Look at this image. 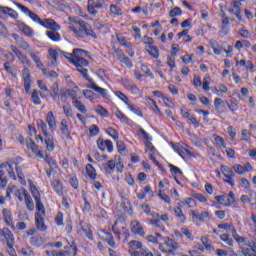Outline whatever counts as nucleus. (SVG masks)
Here are the masks:
<instances>
[{
  "label": "nucleus",
  "instance_id": "1",
  "mask_svg": "<svg viewBox=\"0 0 256 256\" xmlns=\"http://www.w3.org/2000/svg\"><path fill=\"white\" fill-rule=\"evenodd\" d=\"M23 163V158L21 156H15L6 159L5 162L0 164V169H5L8 176L12 181H19L20 185H27V180H25V174L23 173V168L19 165Z\"/></svg>",
  "mask_w": 256,
  "mask_h": 256
},
{
  "label": "nucleus",
  "instance_id": "39",
  "mask_svg": "<svg viewBox=\"0 0 256 256\" xmlns=\"http://www.w3.org/2000/svg\"><path fill=\"white\" fill-rule=\"evenodd\" d=\"M182 207L183 205L178 204V206L174 208V213L180 223H185L187 221V217L183 213V210L181 209Z\"/></svg>",
  "mask_w": 256,
  "mask_h": 256
},
{
  "label": "nucleus",
  "instance_id": "47",
  "mask_svg": "<svg viewBox=\"0 0 256 256\" xmlns=\"http://www.w3.org/2000/svg\"><path fill=\"white\" fill-rule=\"evenodd\" d=\"M36 124L38 129H41L42 134L44 137H49V130L47 129V123L43 119L36 120Z\"/></svg>",
  "mask_w": 256,
  "mask_h": 256
},
{
  "label": "nucleus",
  "instance_id": "55",
  "mask_svg": "<svg viewBox=\"0 0 256 256\" xmlns=\"http://www.w3.org/2000/svg\"><path fill=\"white\" fill-rule=\"evenodd\" d=\"M46 35L48 38H50L51 41H54L55 43L61 41V34L55 30L48 31Z\"/></svg>",
  "mask_w": 256,
  "mask_h": 256
},
{
  "label": "nucleus",
  "instance_id": "9",
  "mask_svg": "<svg viewBox=\"0 0 256 256\" xmlns=\"http://www.w3.org/2000/svg\"><path fill=\"white\" fill-rule=\"evenodd\" d=\"M218 229H223L224 231H230L233 239L241 247L249 238L243 237L237 233V229L233 226V223H222L218 224Z\"/></svg>",
  "mask_w": 256,
  "mask_h": 256
},
{
  "label": "nucleus",
  "instance_id": "41",
  "mask_svg": "<svg viewBox=\"0 0 256 256\" xmlns=\"http://www.w3.org/2000/svg\"><path fill=\"white\" fill-rule=\"evenodd\" d=\"M229 91V88L225 84H219V86H215L212 88V93L214 95H217L218 97H221V95H225Z\"/></svg>",
  "mask_w": 256,
  "mask_h": 256
},
{
  "label": "nucleus",
  "instance_id": "29",
  "mask_svg": "<svg viewBox=\"0 0 256 256\" xmlns=\"http://www.w3.org/2000/svg\"><path fill=\"white\" fill-rule=\"evenodd\" d=\"M40 159H44L45 163H47L48 167H50L51 171H57L59 169V165H57V160L53 159L47 152L43 154V157Z\"/></svg>",
  "mask_w": 256,
  "mask_h": 256
},
{
  "label": "nucleus",
  "instance_id": "13",
  "mask_svg": "<svg viewBox=\"0 0 256 256\" xmlns=\"http://www.w3.org/2000/svg\"><path fill=\"white\" fill-rule=\"evenodd\" d=\"M220 171L225 177L224 183H227L230 187H235V172H233V169L227 165H221Z\"/></svg>",
  "mask_w": 256,
  "mask_h": 256
},
{
  "label": "nucleus",
  "instance_id": "45",
  "mask_svg": "<svg viewBox=\"0 0 256 256\" xmlns=\"http://www.w3.org/2000/svg\"><path fill=\"white\" fill-rule=\"evenodd\" d=\"M52 188L59 195V197H63L64 192H63V184L61 183L60 180H53L52 181Z\"/></svg>",
  "mask_w": 256,
  "mask_h": 256
},
{
  "label": "nucleus",
  "instance_id": "18",
  "mask_svg": "<svg viewBox=\"0 0 256 256\" xmlns=\"http://www.w3.org/2000/svg\"><path fill=\"white\" fill-rule=\"evenodd\" d=\"M2 218L7 227H10L12 231L15 229V222L13 220V212L11 210L4 208L2 209Z\"/></svg>",
  "mask_w": 256,
  "mask_h": 256
},
{
  "label": "nucleus",
  "instance_id": "19",
  "mask_svg": "<svg viewBox=\"0 0 256 256\" xmlns=\"http://www.w3.org/2000/svg\"><path fill=\"white\" fill-rule=\"evenodd\" d=\"M130 230L133 235H139V237H145V228H143V224L138 220H133L130 223Z\"/></svg>",
  "mask_w": 256,
  "mask_h": 256
},
{
  "label": "nucleus",
  "instance_id": "17",
  "mask_svg": "<svg viewBox=\"0 0 256 256\" xmlns=\"http://www.w3.org/2000/svg\"><path fill=\"white\" fill-rule=\"evenodd\" d=\"M26 147L28 151H31L36 157H39V159L43 158V155H45V153L47 152L39 150V146H37L35 141H33V139L31 138L26 139Z\"/></svg>",
  "mask_w": 256,
  "mask_h": 256
},
{
  "label": "nucleus",
  "instance_id": "36",
  "mask_svg": "<svg viewBox=\"0 0 256 256\" xmlns=\"http://www.w3.org/2000/svg\"><path fill=\"white\" fill-rule=\"evenodd\" d=\"M230 24H229V17L223 15L222 16V26L220 28V35L225 37V35L229 34Z\"/></svg>",
  "mask_w": 256,
  "mask_h": 256
},
{
  "label": "nucleus",
  "instance_id": "14",
  "mask_svg": "<svg viewBox=\"0 0 256 256\" xmlns=\"http://www.w3.org/2000/svg\"><path fill=\"white\" fill-rule=\"evenodd\" d=\"M96 145L99 149V151H102V153H105L107 151L108 153H113L115 151V147L113 146V141L110 139H103V136H99V138L96 140Z\"/></svg>",
  "mask_w": 256,
  "mask_h": 256
},
{
  "label": "nucleus",
  "instance_id": "24",
  "mask_svg": "<svg viewBox=\"0 0 256 256\" xmlns=\"http://www.w3.org/2000/svg\"><path fill=\"white\" fill-rule=\"evenodd\" d=\"M0 239H4L6 241V245L15 242L13 232L7 227L0 228Z\"/></svg>",
  "mask_w": 256,
  "mask_h": 256
},
{
  "label": "nucleus",
  "instance_id": "38",
  "mask_svg": "<svg viewBox=\"0 0 256 256\" xmlns=\"http://www.w3.org/2000/svg\"><path fill=\"white\" fill-rule=\"evenodd\" d=\"M146 51L150 57L153 59H159L161 57V52L159 51V48L157 46H146Z\"/></svg>",
  "mask_w": 256,
  "mask_h": 256
},
{
  "label": "nucleus",
  "instance_id": "42",
  "mask_svg": "<svg viewBox=\"0 0 256 256\" xmlns=\"http://www.w3.org/2000/svg\"><path fill=\"white\" fill-rule=\"evenodd\" d=\"M212 137L217 147H219V149H227V142H225V138H223V136H219L218 134H213Z\"/></svg>",
  "mask_w": 256,
  "mask_h": 256
},
{
  "label": "nucleus",
  "instance_id": "62",
  "mask_svg": "<svg viewBox=\"0 0 256 256\" xmlns=\"http://www.w3.org/2000/svg\"><path fill=\"white\" fill-rule=\"evenodd\" d=\"M50 95L54 101H59V84H53Z\"/></svg>",
  "mask_w": 256,
  "mask_h": 256
},
{
  "label": "nucleus",
  "instance_id": "16",
  "mask_svg": "<svg viewBox=\"0 0 256 256\" xmlns=\"http://www.w3.org/2000/svg\"><path fill=\"white\" fill-rule=\"evenodd\" d=\"M116 39L121 47L129 49V57H133L135 55V51H133V43H131L127 37H125L122 33H118L116 34Z\"/></svg>",
  "mask_w": 256,
  "mask_h": 256
},
{
  "label": "nucleus",
  "instance_id": "28",
  "mask_svg": "<svg viewBox=\"0 0 256 256\" xmlns=\"http://www.w3.org/2000/svg\"><path fill=\"white\" fill-rule=\"evenodd\" d=\"M46 123L49 126L50 131H52V133L54 131H57V119L55 118V114L53 113V111H49L46 115Z\"/></svg>",
  "mask_w": 256,
  "mask_h": 256
},
{
  "label": "nucleus",
  "instance_id": "25",
  "mask_svg": "<svg viewBox=\"0 0 256 256\" xmlns=\"http://www.w3.org/2000/svg\"><path fill=\"white\" fill-rule=\"evenodd\" d=\"M88 83H90L87 87L88 89H92L93 91H95L96 93H98V95H101V97H103V99H109V92L107 91V89L102 88L100 86H97L95 82L92 81H88Z\"/></svg>",
  "mask_w": 256,
  "mask_h": 256
},
{
  "label": "nucleus",
  "instance_id": "50",
  "mask_svg": "<svg viewBox=\"0 0 256 256\" xmlns=\"http://www.w3.org/2000/svg\"><path fill=\"white\" fill-rule=\"evenodd\" d=\"M44 143L46 145L47 151H50V152L55 151V141L51 137V134H48V136L45 137Z\"/></svg>",
  "mask_w": 256,
  "mask_h": 256
},
{
  "label": "nucleus",
  "instance_id": "46",
  "mask_svg": "<svg viewBox=\"0 0 256 256\" xmlns=\"http://www.w3.org/2000/svg\"><path fill=\"white\" fill-rule=\"evenodd\" d=\"M177 40L179 41L181 38H183V42L184 43H191V41H193V37H191V35H189V30L184 29L182 32L178 33L176 35Z\"/></svg>",
  "mask_w": 256,
  "mask_h": 256
},
{
  "label": "nucleus",
  "instance_id": "57",
  "mask_svg": "<svg viewBox=\"0 0 256 256\" xmlns=\"http://www.w3.org/2000/svg\"><path fill=\"white\" fill-rule=\"evenodd\" d=\"M31 101L34 105H41V96L39 94V91L34 89L31 94Z\"/></svg>",
  "mask_w": 256,
  "mask_h": 256
},
{
  "label": "nucleus",
  "instance_id": "31",
  "mask_svg": "<svg viewBox=\"0 0 256 256\" xmlns=\"http://www.w3.org/2000/svg\"><path fill=\"white\" fill-rule=\"evenodd\" d=\"M0 15H8L12 19H19V14L13 8L7 6H0Z\"/></svg>",
  "mask_w": 256,
  "mask_h": 256
},
{
  "label": "nucleus",
  "instance_id": "4",
  "mask_svg": "<svg viewBox=\"0 0 256 256\" xmlns=\"http://www.w3.org/2000/svg\"><path fill=\"white\" fill-rule=\"evenodd\" d=\"M70 30L74 33L75 37H80L81 39L92 37V39H97V33L93 30L91 24L84 20H75L74 24L70 26Z\"/></svg>",
  "mask_w": 256,
  "mask_h": 256
},
{
  "label": "nucleus",
  "instance_id": "60",
  "mask_svg": "<svg viewBox=\"0 0 256 256\" xmlns=\"http://www.w3.org/2000/svg\"><path fill=\"white\" fill-rule=\"evenodd\" d=\"M106 134L109 135V137L113 138L114 141H117L119 139V132L115 130L113 127L106 128Z\"/></svg>",
  "mask_w": 256,
  "mask_h": 256
},
{
  "label": "nucleus",
  "instance_id": "37",
  "mask_svg": "<svg viewBox=\"0 0 256 256\" xmlns=\"http://www.w3.org/2000/svg\"><path fill=\"white\" fill-rule=\"evenodd\" d=\"M115 117L116 119H119L121 123H126V125H131V123H133V120L127 117V115H125V113L119 109L115 111Z\"/></svg>",
  "mask_w": 256,
  "mask_h": 256
},
{
  "label": "nucleus",
  "instance_id": "15",
  "mask_svg": "<svg viewBox=\"0 0 256 256\" xmlns=\"http://www.w3.org/2000/svg\"><path fill=\"white\" fill-rule=\"evenodd\" d=\"M121 231L124 235V241H129V237H131V233H129V229L125 226H120L119 221H116L112 226V233L117 237L118 241H121Z\"/></svg>",
  "mask_w": 256,
  "mask_h": 256
},
{
  "label": "nucleus",
  "instance_id": "35",
  "mask_svg": "<svg viewBox=\"0 0 256 256\" xmlns=\"http://www.w3.org/2000/svg\"><path fill=\"white\" fill-rule=\"evenodd\" d=\"M116 57L118 61H120V63H124V65H126V67H128L129 69L133 67V62L131 61V59H129V57L125 55V53H123V51H119L116 54Z\"/></svg>",
  "mask_w": 256,
  "mask_h": 256
},
{
  "label": "nucleus",
  "instance_id": "64",
  "mask_svg": "<svg viewBox=\"0 0 256 256\" xmlns=\"http://www.w3.org/2000/svg\"><path fill=\"white\" fill-rule=\"evenodd\" d=\"M95 111L101 117H109V111L103 105H98Z\"/></svg>",
  "mask_w": 256,
  "mask_h": 256
},
{
  "label": "nucleus",
  "instance_id": "48",
  "mask_svg": "<svg viewBox=\"0 0 256 256\" xmlns=\"http://www.w3.org/2000/svg\"><path fill=\"white\" fill-rule=\"evenodd\" d=\"M232 12L237 17L238 21H243V16L241 15V2H233Z\"/></svg>",
  "mask_w": 256,
  "mask_h": 256
},
{
  "label": "nucleus",
  "instance_id": "10",
  "mask_svg": "<svg viewBox=\"0 0 256 256\" xmlns=\"http://www.w3.org/2000/svg\"><path fill=\"white\" fill-rule=\"evenodd\" d=\"M236 256H256V242L248 238L247 241L239 247Z\"/></svg>",
  "mask_w": 256,
  "mask_h": 256
},
{
  "label": "nucleus",
  "instance_id": "32",
  "mask_svg": "<svg viewBox=\"0 0 256 256\" xmlns=\"http://www.w3.org/2000/svg\"><path fill=\"white\" fill-rule=\"evenodd\" d=\"M101 233L104 235H100L101 239H103V241H106V243H108V245L112 247V249H117V243H115V238H113V234L105 232L103 230L101 231Z\"/></svg>",
  "mask_w": 256,
  "mask_h": 256
},
{
  "label": "nucleus",
  "instance_id": "52",
  "mask_svg": "<svg viewBox=\"0 0 256 256\" xmlns=\"http://www.w3.org/2000/svg\"><path fill=\"white\" fill-rule=\"evenodd\" d=\"M62 109L65 117L73 118V107H71L69 102H64Z\"/></svg>",
  "mask_w": 256,
  "mask_h": 256
},
{
  "label": "nucleus",
  "instance_id": "23",
  "mask_svg": "<svg viewBox=\"0 0 256 256\" xmlns=\"http://www.w3.org/2000/svg\"><path fill=\"white\" fill-rule=\"evenodd\" d=\"M10 49H12L13 53L16 55L22 65H31V60H29L27 55L23 54V52H21V50H19L17 46L11 45Z\"/></svg>",
  "mask_w": 256,
  "mask_h": 256
},
{
  "label": "nucleus",
  "instance_id": "58",
  "mask_svg": "<svg viewBox=\"0 0 256 256\" xmlns=\"http://www.w3.org/2000/svg\"><path fill=\"white\" fill-rule=\"evenodd\" d=\"M55 224L57 225V227H61L64 225V221H65V215L63 214V212L59 211L55 218H54Z\"/></svg>",
  "mask_w": 256,
  "mask_h": 256
},
{
  "label": "nucleus",
  "instance_id": "2",
  "mask_svg": "<svg viewBox=\"0 0 256 256\" xmlns=\"http://www.w3.org/2000/svg\"><path fill=\"white\" fill-rule=\"evenodd\" d=\"M14 5L24 13V15H27L34 21V23H38L41 25V27H44V29H50L51 31H59L61 29V26L57 24V22L51 18H46L44 20H41V17L37 15L35 12L31 11L29 8L24 6L23 4L19 2H14Z\"/></svg>",
  "mask_w": 256,
  "mask_h": 256
},
{
  "label": "nucleus",
  "instance_id": "53",
  "mask_svg": "<svg viewBox=\"0 0 256 256\" xmlns=\"http://www.w3.org/2000/svg\"><path fill=\"white\" fill-rule=\"evenodd\" d=\"M127 108L129 109V111L134 113V115H137L138 117H143V110H141L139 106L129 103L127 105Z\"/></svg>",
  "mask_w": 256,
  "mask_h": 256
},
{
  "label": "nucleus",
  "instance_id": "63",
  "mask_svg": "<svg viewBox=\"0 0 256 256\" xmlns=\"http://www.w3.org/2000/svg\"><path fill=\"white\" fill-rule=\"evenodd\" d=\"M62 97H70L72 101H77V91L74 89H68L62 94Z\"/></svg>",
  "mask_w": 256,
  "mask_h": 256
},
{
  "label": "nucleus",
  "instance_id": "30",
  "mask_svg": "<svg viewBox=\"0 0 256 256\" xmlns=\"http://www.w3.org/2000/svg\"><path fill=\"white\" fill-rule=\"evenodd\" d=\"M30 245L32 247H47L45 244V238H43L41 235H35L30 238Z\"/></svg>",
  "mask_w": 256,
  "mask_h": 256
},
{
  "label": "nucleus",
  "instance_id": "11",
  "mask_svg": "<svg viewBox=\"0 0 256 256\" xmlns=\"http://www.w3.org/2000/svg\"><path fill=\"white\" fill-rule=\"evenodd\" d=\"M162 243L159 245V250L162 251V253H168V255H171L175 253L179 249V244L170 237H164Z\"/></svg>",
  "mask_w": 256,
  "mask_h": 256
},
{
  "label": "nucleus",
  "instance_id": "34",
  "mask_svg": "<svg viewBox=\"0 0 256 256\" xmlns=\"http://www.w3.org/2000/svg\"><path fill=\"white\" fill-rule=\"evenodd\" d=\"M80 227L83 233H85L87 239H89V241H93V231L91 230V224L82 221L80 222Z\"/></svg>",
  "mask_w": 256,
  "mask_h": 256
},
{
  "label": "nucleus",
  "instance_id": "20",
  "mask_svg": "<svg viewBox=\"0 0 256 256\" xmlns=\"http://www.w3.org/2000/svg\"><path fill=\"white\" fill-rule=\"evenodd\" d=\"M130 256H163L159 250H154V253L149 248L142 249L141 252L137 250H128Z\"/></svg>",
  "mask_w": 256,
  "mask_h": 256
},
{
  "label": "nucleus",
  "instance_id": "59",
  "mask_svg": "<svg viewBox=\"0 0 256 256\" xmlns=\"http://www.w3.org/2000/svg\"><path fill=\"white\" fill-rule=\"evenodd\" d=\"M220 239L223 241V243H226V245H229L230 247L235 245V241H233V238H231L227 233L221 234Z\"/></svg>",
  "mask_w": 256,
  "mask_h": 256
},
{
  "label": "nucleus",
  "instance_id": "3",
  "mask_svg": "<svg viewBox=\"0 0 256 256\" xmlns=\"http://www.w3.org/2000/svg\"><path fill=\"white\" fill-rule=\"evenodd\" d=\"M83 55H87V51L83 49L76 48L73 50V55L71 56V63L75 65L77 71L82 75L83 79L86 81H92L89 76V70L85 67H89V61L83 58Z\"/></svg>",
  "mask_w": 256,
  "mask_h": 256
},
{
  "label": "nucleus",
  "instance_id": "5",
  "mask_svg": "<svg viewBox=\"0 0 256 256\" xmlns=\"http://www.w3.org/2000/svg\"><path fill=\"white\" fill-rule=\"evenodd\" d=\"M36 201V213H35V225L36 229L41 232L47 231V226L45 225V205L41 201V197L35 196Z\"/></svg>",
  "mask_w": 256,
  "mask_h": 256
},
{
  "label": "nucleus",
  "instance_id": "33",
  "mask_svg": "<svg viewBox=\"0 0 256 256\" xmlns=\"http://www.w3.org/2000/svg\"><path fill=\"white\" fill-rule=\"evenodd\" d=\"M22 195L24 196V201L26 203V208L28 209V211H34L35 203H33V198H31V195H29V192L23 189Z\"/></svg>",
  "mask_w": 256,
  "mask_h": 256
},
{
  "label": "nucleus",
  "instance_id": "26",
  "mask_svg": "<svg viewBox=\"0 0 256 256\" xmlns=\"http://www.w3.org/2000/svg\"><path fill=\"white\" fill-rule=\"evenodd\" d=\"M60 132L66 139H71V128H69V120L63 118L60 122Z\"/></svg>",
  "mask_w": 256,
  "mask_h": 256
},
{
  "label": "nucleus",
  "instance_id": "7",
  "mask_svg": "<svg viewBox=\"0 0 256 256\" xmlns=\"http://www.w3.org/2000/svg\"><path fill=\"white\" fill-rule=\"evenodd\" d=\"M215 201L212 202V206L219 209V205L222 207H231L235 205V193L233 191L228 192V195L222 194L214 197Z\"/></svg>",
  "mask_w": 256,
  "mask_h": 256
},
{
  "label": "nucleus",
  "instance_id": "49",
  "mask_svg": "<svg viewBox=\"0 0 256 256\" xmlns=\"http://www.w3.org/2000/svg\"><path fill=\"white\" fill-rule=\"evenodd\" d=\"M192 219H196V221H204V219H209V212H201V214L197 213L195 210H191Z\"/></svg>",
  "mask_w": 256,
  "mask_h": 256
},
{
  "label": "nucleus",
  "instance_id": "40",
  "mask_svg": "<svg viewBox=\"0 0 256 256\" xmlns=\"http://www.w3.org/2000/svg\"><path fill=\"white\" fill-rule=\"evenodd\" d=\"M163 238L164 237L159 232H156L155 235H148L147 241L149 243H153L154 245H161V241H163Z\"/></svg>",
  "mask_w": 256,
  "mask_h": 256
},
{
  "label": "nucleus",
  "instance_id": "61",
  "mask_svg": "<svg viewBox=\"0 0 256 256\" xmlns=\"http://www.w3.org/2000/svg\"><path fill=\"white\" fill-rule=\"evenodd\" d=\"M225 102L221 98H215L214 99V109L217 111V113H225L223 109H221V105H223Z\"/></svg>",
  "mask_w": 256,
  "mask_h": 256
},
{
  "label": "nucleus",
  "instance_id": "43",
  "mask_svg": "<svg viewBox=\"0 0 256 256\" xmlns=\"http://www.w3.org/2000/svg\"><path fill=\"white\" fill-rule=\"evenodd\" d=\"M237 65H240V67H245L246 71H249L250 73H254L255 69V64L251 60L245 61V60H240L237 62Z\"/></svg>",
  "mask_w": 256,
  "mask_h": 256
},
{
  "label": "nucleus",
  "instance_id": "6",
  "mask_svg": "<svg viewBox=\"0 0 256 256\" xmlns=\"http://www.w3.org/2000/svg\"><path fill=\"white\" fill-rule=\"evenodd\" d=\"M150 216L153 219L149 220V225H152L155 231H160L161 233H165V225L169 223V215L167 214L159 215V213L157 212H152Z\"/></svg>",
  "mask_w": 256,
  "mask_h": 256
},
{
  "label": "nucleus",
  "instance_id": "54",
  "mask_svg": "<svg viewBox=\"0 0 256 256\" xmlns=\"http://www.w3.org/2000/svg\"><path fill=\"white\" fill-rule=\"evenodd\" d=\"M48 53H49V57H50V61H51V64L56 67L57 65V57H59V52H57V50L53 49V48H50L48 50Z\"/></svg>",
  "mask_w": 256,
  "mask_h": 256
},
{
  "label": "nucleus",
  "instance_id": "44",
  "mask_svg": "<svg viewBox=\"0 0 256 256\" xmlns=\"http://www.w3.org/2000/svg\"><path fill=\"white\" fill-rule=\"evenodd\" d=\"M64 251H66L68 256H77L79 249L77 248V244L72 242L71 244L64 247Z\"/></svg>",
  "mask_w": 256,
  "mask_h": 256
},
{
  "label": "nucleus",
  "instance_id": "8",
  "mask_svg": "<svg viewBox=\"0 0 256 256\" xmlns=\"http://www.w3.org/2000/svg\"><path fill=\"white\" fill-rule=\"evenodd\" d=\"M102 169L104 170L105 175H113V173L115 172V169L117 173H123V170L125 169V165L121 161L117 162V160L111 159V160H108L106 163L102 164Z\"/></svg>",
  "mask_w": 256,
  "mask_h": 256
},
{
  "label": "nucleus",
  "instance_id": "56",
  "mask_svg": "<svg viewBox=\"0 0 256 256\" xmlns=\"http://www.w3.org/2000/svg\"><path fill=\"white\" fill-rule=\"evenodd\" d=\"M72 104L80 113H87V107L79 99L72 101Z\"/></svg>",
  "mask_w": 256,
  "mask_h": 256
},
{
  "label": "nucleus",
  "instance_id": "22",
  "mask_svg": "<svg viewBox=\"0 0 256 256\" xmlns=\"http://www.w3.org/2000/svg\"><path fill=\"white\" fill-rule=\"evenodd\" d=\"M97 9H103V2H101V0H98L97 2L95 0H88V13H90V15H97V13H99Z\"/></svg>",
  "mask_w": 256,
  "mask_h": 256
},
{
  "label": "nucleus",
  "instance_id": "51",
  "mask_svg": "<svg viewBox=\"0 0 256 256\" xmlns=\"http://www.w3.org/2000/svg\"><path fill=\"white\" fill-rule=\"evenodd\" d=\"M86 173L89 179H92V181H95L97 179V170H95V167L93 165H86Z\"/></svg>",
  "mask_w": 256,
  "mask_h": 256
},
{
  "label": "nucleus",
  "instance_id": "12",
  "mask_svg": "<svg viewBox=\"0 0 256 256\" xmlns=\"http://www.w3.org/2000/svg\"><path fill=\"white\" fill-rule=\"evenodd\" d=\"M210 46L214 51L215 55H221V53H226V55H230V53H233V47L231 44L227 42H222V46L219 45V42L215 39H210Z\"/></svg>",
  "mask_w": 256,
  "mask_h": 256
},
{
  "label": "nucleus",
  "instance_id": "21",
  "mask_svg": "<svg viewBox=\"0 0 256 256\" xmlns=\"http://www.w3.org/2000/svg\"><path fill=\"white\" fill-rule=\"evenodd\" d=\"M22 80L24 83V89L26 93H30L31 85L33 82L31 81V72L29 71V68H24L22 70Z\"/></svg>",
  "mask_w": 256,
  "mask_h": 256
},
{
  "label": "nucleus",
  "instance_id": "27",
  "mask_svg": "<svg viewBox=\"0 0 256 256\" xmlns=\"http://www.w3.org/2000/svg\"><path fill=\"white\" fill-rule=\"evenodd\" d=\"M139 133L142 134V137L145 141L144 142L145 147H147V149H149V151H155V146L153 145V143H151L153 138L149 135V133H147V131H145V129H143V128L139 129Z\"/></svg>",
  "mask_w": 256,
  "mask_h": 256
}]
</instances>
